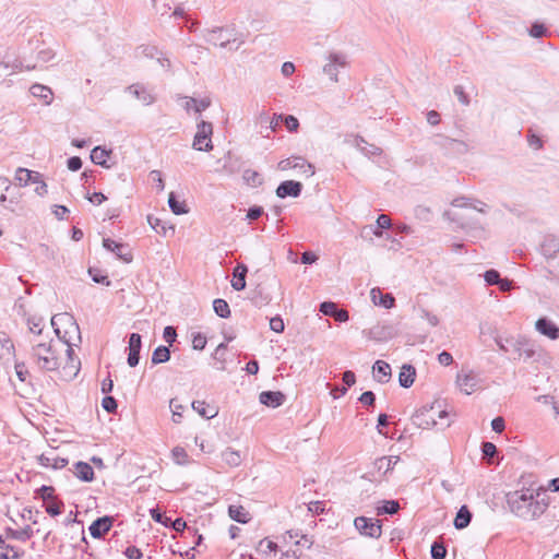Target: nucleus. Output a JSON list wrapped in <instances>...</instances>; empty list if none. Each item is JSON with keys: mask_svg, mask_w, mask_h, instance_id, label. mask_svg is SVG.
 <instances>
[{"mask_svg": "<svg viewBox=\"0 0 559 559\" xmlns=\"http://www.w3.org/2000/svg\"><path fill=\"white\" fill-rule=\"evenodd\" d=\"M456 382L465 394H472L476 386V378L473 374H457Z\"/></svg>", "mask_w": 559, "mask_h": 559, "instance_id": "nucleus-38", "label": "nucleus"}, {"mask_svg": "<svg viewBox=\"0 0 559 559\" xmlns=\"http://www.w3.org/2000/svg\"><path fill=\"white\" fill-rule=\"evenodd\" d=\"M391 227V219L389 216L381 214L377 218V229L374 230V235L380 237L382 235V229H389Z\"/></svg>", "mask_w": 559, "mask_h": 559, "instance_id": "nucleus-60", "label": "nucleus"}, {"mask_svg": "<svg viewBox=\"0 0 559 559\" xmlns=\"http://www.w3.org/2000/svg\"><path fill=\"white\" fill-rule=\"evenodd\" d=\"M250 294L251 302L253 304V306L258 308H261L262 306L270 304L272 300L271 294L266 293L261 284L257 285L255 288L252 289Z\"/></svg>", "mask_w": 559, "mask_h": 559, "instance_id": "nucleus-27", "label": "nucleus"}, {"mask_svg": "<svg viewBox=\"0 0 559 559\" xmlns=\"http://www.w3.org/2000/svg\"><path fill=\"white\" fill-rule=\"evenodd\" d=\"M74 475L84 483H91L95 479V473L92 465L87 462L78 461L73 464Z\"/></svg>", "mask_w": 559, "mask_h": 559, "instance_id": "nucleus-22", "label": "nucleus"}, {"mask_svg": "<svg viewBox=\"0 0 559 559\" xmlns=\"http://www.w3.org/2000/svg\"><path fill=\"white\" fill-rule=\"evenodd\" d=\"M168 205L175 215H183L189 213L187 203L185 201H180L174 191H171L168 195Z\"/></svg>", "mask_w": 559, "mask_h": 559, "instance_id": "nucleus-35", "label": "nucleus"}, {"mask_svg": "<svg viewBox=\"0 0 559 559\" xmlns=\"http://www.w3.org/2000/svg\"><path fill=\"white\" fill-rule=\"evenodd\" d=\"M248 273V266L245 263H237V265L233 270V280L230 282L231 287L241 292L246 288V277Z\"/></svg>", "mask_w": 559, "mask_h": 559, "instance_id": "nucleus-21", "label": "nucleus"}, {"mask_svg": "<svg viewBox=\"0 0 559 559\" xmlns=\"http://www.w3.org/2000/svg\"><path fill=\"white\" fill-rule=\"evenodd\" d=\"M191 406L193 411L206 419H212L218 414V409L215 406H210L205 401H193Z\"/></svg>", "mask_w": 559, "mask_h": 559, "instance_id": "nucleus-30", "label": "nucleus"}, {"mask_svg": "<svg viewBox=\"0 0 559 559\" xmlns=\"http://www.w3.org/2000/svg\"><path fill=\"white\" fill-rule=\"evenodd\" d=\"M473 519V513L469 510V508L466 504L461 506V508L457 510L453 525L456 530H464L466 528L471 521Z\"/></svg>", "mask_w": 559, "mask_h": 559, "instance_id": "nucleus-26", "label": "nucleus"}, {"mask_svg": "<svg viewBox=\"0 0 559 559\" xmlns=\"http://www.w3.org/2000/svg\"><path fill=\"white\" fill-rule=\"evenodd\" d=\"M354 526L365 537L378 539L382 535V522L378 519L360 515L355 518Z\"/></svg>", "mask_w": 559, "mask_h": 559, "instance_id": "nucleus-7", "label": "nucleus"}, {"mask_svg": "<svg viewBox=\"0 0 559 559\" xmlns=\"http://www.w3.org/2000/svg\"><path fill=\"white\" fill-rule=\"evenodd\" d=\"M147 223L157 234L163 235V236L167 235V229L174 230L173 226H167L164 221L154 216L153 214L147 215Z\"/></svg>", "mask_w": 559, "mask_h": 559, "instance_id": "nucleus-41", "label": "nucleus"}, {"mask_svg": "<svg viewBox=\"0 0 559 559\" xmlns=\"http://www.w3.org/2000/svg\"><path fill=\"white\" fill-rule=\"evenodd\" d=\"M4 533L7 538L19 540L22 543L29 540L35 534L34 530L29 525H26L21 530H15L11 526H7L4 528Z\"/></svg>", "mask_w": 559, "mask_h": 559, "instance_id": "nucleus-23", "label": "nucleus"}, {"mask_svg": "<svg viewBox=\"0 0 559 559\" xmlns=\"http://www.w3.org/2000/svg\"><path fill=\"white\" fill-rule=\"evenodd\" d=\"M506 343H511L519 356H525L526 359L534 358L536 355L534 345L525 338L518 340L514 343L510 340H506Z\"/></svg>", "mask_w": 559, "mask_h": 559, "instance_id": "nucleus-25", "label": "nucleus"}, {"mask_svg": "<svg viewBox=\"0 0 559 559\" xmlns=\"http://www.w3.org/2000/svg\"><path fill=\"white\" fill-rule=\"evenodd\" d=\"M51 326L57 337L64 344L72 343V334L81 340L80 326L74 317L68 312L55 314L51 318Z\"/></svg>", "mask_w": 559, "mask_h": 559, "instance_id": "nucleus-2", "label": "nucleus"}, {"mask_svg": "<svg viewBox=\"0 0 559 559\" xmlns=\"http://www.w3.org/2000/svg\"><path fill=\"white\" fill-rule=\"evenodd\" d=\"M484 280L488 286L500 284V273L495 269L487 270L484 273Z\"/></svg>", "mask_w": 559, "mask_h": 559, "instance_id": "nucleus-61", "label": "nucleus"}, {"mask_svg": "<svg viewBox=\"0 0 559 559\" xmlns=\"http://www.w3.org/2000/svg\"><path fill=\"white\" fill-rule=\"evenodd\" d=\"M370 297L376 306L383 307L384 309H391L395 306V298L391 293H382L379 287H374L370 290Z\"/></svg>", "mask_w": 559, "mask_h": 559, "instance_id": "nucleus-19", "label": "nucleus"}, {"mask_svg": "<svg viewBox=\"0 0 559 559\" xmlns=\"http://www.w3.org/2000/svg\"><path fill=\"white\" fill-rule=\"evenodd\" d=\"M245 182L253 188H257L263 183L261 175L253 169H246L242 175Z\"/></svg>", "mask_w": 559, "mask_h": 559, "instance_id": "nucleus-47", "label": "nucleus"}, {"mask_svg": "<svg viewBox=\"0 0 559 559\" xmlns=\"http://www.w3.org/2000/svg\"><path fill=\"white\" fill-rule=\"evenodd\" d=\"M399 461L400 456H382L374 462V465L378 471L384 469V474H386Z\"/></svg>", "mask_w": 559, "mask_h": 559, "instance_id": "nucleus-44", "label": "nucleus"}, {"mask_svg": "<svg viewBox=\"0 0 559 559\" xmlns=\"http://www.w3.org/2000/svg\"><path fill=\"white\" fill-rule=\"evenodd\" d=\"M205 39L207 43L219 46L222 48L230 46V49L234 50L239 49L240 46L245 43L242 36H237L235 28L228 27H215L209 31Z\"/></svg>", "mask_w": 559, "mask_h": 559, "instance_id": "nucleus-4", "label": "nucleus"}, {"mask_svg": "<svg viewBox=\"0 0 559 559\" xmlns=\"http://www.w3.org/2000/svg\"><path fill=\"white\" fill-rule=\"evenodd\" d=\"M123 555L127 559H142L143 558L142 550L134 545L128 546L123 550Z\"/></svg>", "mask_w": 559, "mask_h": 559, "instance_id": "nucleus-64", "label": "nucleus"}, {"mask_svg": "<svg viewBox=\"0 0 559 559\" xmlns=\"http://www.w3.org/2000/svg\"><path fill=\"white\" fill-rule=\"evenodd\" d=\"M80 360H76V362L67 361V364L62 367L63 379L72 380L74 377H76L80 370Z\"/></svg>", "mask_w": 559, "mask_h": 559, "instance_id": "nucleus-50", "label": "nucleus"}, {"mask_svg": "<svg viewBox=\"0 0 559 559\" xmlns=\"http://www.w3.org/2000/svg\"><path fill=\"white\" fill-rule=\"evenodd\" d=\"M197 133L193 138L192 148L195 151L211 152L213 150L212 134L213 124L209 121L201 120L198 126Z\"/></svg>", "mask_w": 559, "mask_h": 559, "instance_id": "nucleus-6", "label": "nucleus"}, {"mask_svg": "<svg viewBox=\"0 0 559 559\" xmlns=\"http://www.w3.org/2000/svg\"><path fill=\"white\" fill-rule=\"evenodd\" d=\"M37 461L41 466H51L53 469L64 468L69 464V460L67 457L51 459L44 453L37 456Z\"/></svg>", "mask_w": 559, "mask_h": 559, "instance_id": "nucleus-34", "label": "nucleus"}, {"mask_svg": "<svg viewBox=\"0 0 559 559\" xmlns=\"http://www.w3.org/2000/svg\"><path fill=\"white\" fill-rule=\"evenodd\" d=\"M228 515L233 521L240 524H247L251 520L250 513L242 506H229Z\"/></svg>", "mask_w": 559, "mask_h": 559, "instance_id": "nucleus-32", "label": "nucleus"}, {"mask_svg": "<svg viewBox=\"0 0 559 559\" xmlns=\"http://www.w3.org/2000/svg\"><path fill=\"white\" fill-rule=\"evenodd\" d=\"M537 503L539 504L540 509L535 514V519L544 514L547 508L549 507L550 498L547 496L545 489L539 488L536 490L535 495L533 493V506H537Z\"/></svg>", "mask_w": 559, "mask_h": 559, "instance_id": "nucleus-36", "label": "nucleus"}, {"mask_svg": "<svg viewBox=\"0 0 559 559\" xmlns=\"http://www.w3.org/2000/svg\"><path fill=\"white\" fill-rule=\"evenodd\" d=\"M111 515L99 516L88 526L90 534L93 538L100 539L111 530L114 525Z\"/></svg>", "mask_w": 559, "mask_h": 559, "instance_id": "nucleus-11", "label": "nucleus"}, {"mask_svg": "<svg viewBox=\"0 0 559 559\" xmlns=\"http://www.w3.org/2000/svg\"><path fill=\"white\" fill-rule=\"evenodd\" d=\"M222 459L226 464L233 467L239 466L242 462L240 452L235 451L231 448H227L225 451H223Z\"/></svg>", "mask_w": 559, "mask_h": 559, "instance_id": "nucleus-40", "label": "nucleus"}, {"mask_svg": "<svg viewBox=\"0 0 559 559\" xmlns=\"http://www.w3.org/2000/svg\"><path fill=\"white\" fill-rule=\"evenodd\" d=\"M260 122L261 124L269 123L267 128L272 131H275L280 127V124L283 123L281 121V118H278L277 114H275L272 118H270L267 114H262L260 116Z\"/></svg>", "mask_w": 559, "mask_h": 559, "instance_id": "nucleus-57", "label": "nucleus"}, {"mask_svg": "<svg viewBox=\"0 0 559 559\" xmlns=\"http://www.w3.org/2000/svg\"><path fill=\"white\" fill-rule=\"evenodd\" d=\"M536 330L550 340L559 338V326L547 317H542L535 322Z\"/></svg>", "mask_w": 559, "mask_h": 559, "instance_id": "nucleus-18", "label": "nucleus"}, {"mask_svg": "<svg viewBox=\"0 0 559 559\" xmlns=\"http://www.w3.org/2000/svg\"><path fill=\"white\" fill-rule=\"evenodd\" d=\"M286 401V395L282 391H262L259 394V402L271 408L282 406Z\"/></svg>", "mask_w": 559, "mask_h": 559, "instance_id": "nucleus-17", "label": "nucleus"}, {"mask_svg": "<svg viewBox=\"0 0 559 559\" xmlns=\"http://www.w3.org/2000/svg\"><path fill=\"white\" fill-rule=\"evenodd\" d=\"M213 310L222 319H228L231 314L228 302L222 298L214 299Z\"/></svg>", "mask_w": 559, "mask_h": 559, "instance_id": "nucleus-42", "label": "nucleus"}, {"mask_svg": "<svg viewBox=\"0 0 559 559\" xmlns=\"http://www.w3.org/2000/svg\"><path fill=\"white\" fill-rule=\"evenodd\" d=\"M435 408L436 403L424 405L413 415V423L421 429L437 427L438 421L435 418Z\"/></svg>", "mask_w": 559, "mask_h": 559, "instance_id": "nucleus-9", "label": "nucleus"}, {"mask_svg": "<svg viewBox=\"0 0 559 559\" xmlns=\"http://www.w3.org/2000/svg\"><path fill=\"white\" fill-rule=\"evenodd\" d=\"M142 348V336L139 333H131L129 335V345L127 362L130 367L134 368L140 361V352Z\"/></svg>", "mask_w": 559, "mask_h": 559, "instance_id": "nucleus-13", "label": "nucleus"}, {"mask_svg": "<svg viewBox=\"0 0 559 559\" xmlns=\"http://www.w3.org/2000/svg\"><path fill=\"white\" fill-rule=\"evenodd\" d=\"M33 173L29 169L19 167L15 171L14 179L19 182L20 186H27L32 179Z\"/></svg>", "mask_w": 559, "mask_h": 559, "instance_id": "nucleus-52", "label": "nucleus"}, {"mask_svg": "<svg viewBox=\"0 0 559 559\" xmlns=\"http://www.w3.org/2000/svg\"><path fill=\"white\" fill-rule=\"evenodd\" d=\"M103 247L107 251L115 253L116 257L124 263H131L133 260V254L127 243L118 242L111 238H104Z\"/></svg>", "mask_w": 559, "mask_h": 559, "instance_id": "nucleus-10", "label": "nucleus"}, {"mask_svg": "<svg viewBox=\"0 0 559 559\" xmlns=\"http://www.w3.org/2000/svg\"><path fill=\"white\" fill-rule=\"evenodd\" d=\"M43 321H44V319L41 317H36V316L29 317L27 319V324H28L29 331L32 333L39 335L43 331V328H41Z\"/></svg>", "mask_w": 559, "mask_h": 559, "instance_id": "nucleus-59", "label": "nucleus"}, {"mask_svg": "<svg viewBox=\"0 0 559 559\" xmlns=\"http://www.w3.org/2000/svg\"><path fill=\"white\" fill-rule=\"evenodd\" d=\"M507 503L513 514L523 520H535V514L540 507L533 506V490L522 489L510 491L506 495Z\"/></svg>", "mask_w": 559, "mask_h": 559, "instance_id": "nucleus-1", "label": "nucleus"}, {"mask_svg": "<svg viewBox=\"0 0 559 559\" xmlns=\"http://www.w3.org/2000/svg\"><path fill=\"white\" fill-rule=\"evenodd\" d=\"M31 94L44 102L45 105H49L52 102V91L50 87L41 84H33L29 88Z\"/></svg>", "mask_w": 559, "mask_h": 559, "instance_id": "nucleus-33", "label": "nucleus"}, {"mask_svg": "<svg viewBox=\"0 0 559 559\" xmlns=\"http://www.w3.org/2000/svg\"><path fill=\"white\" fill-rule=\"evenodd\" d=\"M170 349L168 346L159 345L157 346L152 354V365H159L167 362L170 359Z\"/></svg>", "mask_w": 559, "mask_h": 559, "instance_id": "nucleus-39", "label": "nucleus"}, {"mask_svg": "<svg viewBox=\"0 0 559 559\" xmlns=\"http://www.w3.org/2000/svg\"><path fill=\"white\" fill-rule=\"evenodd\" d=\"M63 509H64V503L61 500H58V501H55L51 503H47L45 506V510L50 516L60 515L63 512Z\"/></svg>", "mask_w": 559, "mask_h": 559, "instance_id": "nucleus-58", "label": "nucleus"}, {"mask_svg": "<svg viewBox=\"0 0 559 559\" xmlns=\"http://www.w3.org/2000/svg\"><path fill=\"white\" fill-rule=\"evenodd\" d=\"M128 91L146 106L155 102V97L151 93H148L144 86L140 84L130 85L128 87Z\"/></svg>", "mask_w": 559, "mask_h": 559, "instance_id": "nucleus-31", "label": "nucleus"}, {"mask_svg": "<svg viewBox=\"0 0 559 559\" xmlns=\"http://www.w3.org/2000/svg\"><path fill=\"white\" fill-rule=\"evenodd\" d=\"M211 103L212 102L209 97H204L201 99L190 97L189 100L187 102L186 108L189 109L190 105L192 104L194 111L197 114H201L203 110H205L206 108H209L211 106Z\"/></svg>", "mask_w": 559, "mask_h": 559, "instance_id": "nucleus-48", "label": "nucleus"}, {"mask_svg": "<svg viewBox=\"0 0 559 559\" xmlns=\"http://www.w3.org/2000/svg\"><path fill=\"white\" fill-rule=\"evenodd\" d=\"M171 453H173V457L177 464L183 465L187 463L188 454L183 448L175 447L173 449Z\"/></svg>", "mask_w": 559, "mask_h": 559, "instance_id": "nucleus-62", "label": "nucleus"}, {"mask_svg": "<svg viewBox=\"0 0 559 559\" xmlns=\"http://www.w3.org/2000/svg\"><path fill=\"white\" fill-rule=\"evenodd\" d=\"M112 154V150H107L105 146L97 145L91 151V160L104 168H109L106 157Z\"/></svg>", "mask_w": 559, "mask_h": 559, "instance_id": "nucleus-29", "label": "nucleus"}, {"mask_svg": "<svg viewBox=\"0 0 559 559\" xmlns=\"http://www.w3.org/2000/svg\"><path fill=\"white\" fill-rule=\"evenodd\" d=\"M278 118H281V121L285 124L286 129L289 132H297L299 129V121L298 119L293 115H284L280 114Z\"/></svg>", "mask_w": 559, "mask_h": 559, "instance_id": "nucleus-51", "label": "nucleus"}, {"mask_svg": "<svg viewBox=\"0 0 559 559\" xmlns=\"http://www.w3.org/2000/svg\"><path fill=\"white\" fill-rule=\"evenodd\" d=\"M372 373L377 382L384 384L392 377L391 366L384 360H377L372 366Z\"/></svg>", "mask_w": 559, "mask_h": 559, "instance_id": "nucleus-20", "label": "nucleus"}, {"mask_svg": "<svg viewBox=\"0 0 559 559\" xmlns=\"http://www.w3.org/2000/svg\"><path fill=\"white\" fill-rule=\"evenodd\" d=\"M329 63L323 67V72L330 76L334 82H337L338 67L344 68L347 66L346 57L340 52H332L329 55Z\"/></svg>", "mask_w": 559, "mask_h": 559, "instance_id": "nucleus-14", "label": "nucleus"}, {"mask_svg": "<svg viewBox=\"0 0 559 559\" xmlns=\"http://www.w3.org/2000/svg\"><path fill=\"white\" fill-rule=\"evenodd\" d=\"M540 252L547 259L555 258L559 252V239L555 236L545 237L540 245Z\"/></svg>", "mask_w": 559, "mask_h": 559, "instance_id": "nucleus-28", "label": "nucleus"}, {"mask_svg": "<svg viewBox=\"0 0 559 559\" xmlns=\"http://www.w3.org/2000/svg\"><path fill=\"white\" fill-rule=\"evenodd\" d=\"M480 450H481L483 456H485V457H493L498 453L497 447L492 442H489V441L481 442Z\"/></svg>", "mask_w": 559, "mask_h": 559, "instance_id": "nucleus-63", "label": "nucleus"}, {"mask_svg": "<svg viewBox=\"0 0 559 559\" xmlns=\"http://www.w3.org/2000/svg\"><path fill=\"white\" fill-rule=\"evenodd\" d=\"M435 143L439 147L456 154H465L468 151V145L464 141L445 135H437Z\"/></svg>", "mask_w": 559, "mask_h": 559, "instance_id": "nucleus-15", "label": "nucleus"}, {"mask_svg": "<svg viewBox=\"0 0 559 559\" xmlns=\"http://www.w3.org/2000/svg\"><path fill=\"white\" fill-rule=\"evenodd\" d=\"M302 189L304 186L300 181L284 180L277 186L275 194L280 199L298 198L301 194Z\"/></svg>", "mask_w": 559, "mask_h": 559, "instance_id": "nucleus-12", "label": "nucleus"}, {"mask_svg": "<svg viewBox=\"0 0 559 559\" xmlns=\"http://www.w3.org/2000/svg\"><path fill=\"white\" fill-rule=\"evenodd\" d=\"M414 214H415L416 218H418L419 221H423V222H427V223L430 222L431 217H432V212H431L430 207L425 206V205H417L414 209Z\"/></svg>", "mask_w": 559, "mask_h": 559, "instance_id": "nucleus-54", "label": "nucleus"}, {"mask_svg": "<svg viewBox=\"0 0 559 559\" xmlns=\"http://www.w3.org/2000/svg\"><path fill=\"white\" fill-rule=\"evenodd\" d=\"M447 554H448V548H447V545L442 540L436 539L431 544L430 556L432 559H445Z\"/></svg>", "mask_w": 559, "mask_h": 559, "instance_id": "nucleus-46", "label": "nucleus"}, {"mask_svg": "<svg viewBox=\"0 0 559 559\" xmlns=\"http://www.w3.org/2000/svg\"><path fill=\"white\" fill-rule=\"evenodd\" d=\"M547 32L548 29L545 24L539 22H534L528 29V34L533 38H542L543 36L547 35Z\"/></svg>", "mask_w": 559, "mask_h": 559, "instance_id": "nucleus-56", "label": "nucleus"}, {"mask_svg": "<svg viewBox=\"0 0 559 559\" xmlns=\"http://www.w3.org/2000/svg\"><path fill=\"white\" fill-rule=\"evenodd\" d=\"M401 507L397 500H382L376 508L377 515L396 514Z\"/></svg>", "mask_w": 559, "mask_h": 559, "instance_id": "nucleus-37", "label": "nucleus"}, {"mask_svg": "<svg viewBox=\"0 0 559 559\" xmlns=\"http://www.w3.org/2000/svg\"><path fill=\"white\" fill-rule=\"evenodd\" d=\"M31 356L38 369L43 371H55L59 368V358L50 343H39L34 345L32 347Z\"/></svg>", "mask_w": 559, "mask_h": 559, "instance_id": "nucleus-3", "label": "nucleus"}, {"mask_svg": "<svg viewBox=\"0 0 559 559\" xmlns=\"http://www.w3.org/2000/svg\"><path fill=\"white\" fill-rule=\"evenodd\" d=\"M150 516L156 523L164 525L165 527L171 528L177 533L188 532L190 535H197L198 530L195 527L188 526L182 518L171 520L165 513L160 511L158 507L150 509Z\"/></svg>", "mask_w": 559, "mask_h": 559, "instance_id": "nucleus-5", "label": "nucleus"}, {"mask_svg": "<svg viewBox=\"0 0 559 559\" xmlns=\"http://www.w3.org/2000/svg\"><path fill=\"white\" fill-rule=\"evenodd\" d=\"M357 146L366 154V155H380L381 150L373 145L369 144L362 136L356 138Z\"/></svg>", "mask_w": 559, "mask_h": 559, "instance_id": "nucleus-49", "label": "nucleus"}, {"mask_svg": "<svg viewBox=\"0 0 559 559\" xmlns=\"http://www.w3.org/2000/svg\"><path fill=\"white\" fill-rule=\"evenodd\" d=\"M469 201H472V200L468 199V198L460 197V198H455L452 201V205L455 206V207H473V209H475L476 211H478L480 213H486L485 207H487V204H485L481 201L474 200L476 203H479V204L483 205V207H478L475 204L471 203Z\"/></svg>", "mask_w": 559, "mask_h": 559, "instance_id": "nucleus-45", "label": "nucleus"}, {"mask_svg": "<svg viewBox=\"0 0 559 559\" xmlns=\"http://www.w3.org/2000/svg\"><path fill=\"white\" fill-rule=\"evenodd\" d=\"M364 336L368 340L376 342H388L389 340L394 338L399 334V329L395 324L386 323V324H376L370 329L362 330Z\"/></svg>", "mask_w": 559, "mask_h": 559, "instance_id": "nucleus-8", "label": "nucleus"}, {"mask_svg": "<svg viewBox=\"0 0 559 559\" xmlns=\"http://www.w3.org/2000/svg\"><path fill=\"white\" fill-rule=\"evenodd\" d=\"M55 488L48 485H41L35 490V498H39L43 501H49L53 499Z\"/></svg>", "mask_w": 559, "mask_h": 559, "instance_id": "nucleus-53", "label": "nucleus"}, {"mask_svg": "<svg viewBox=\"0 0 559 559\" xmlns=\"http://www.w3.org/2000/svg\"><path fill=\"white\" fill-rule=\"evenodd\" d=\"M102 406L108 414H116L118 409V402L111 395H105L102 400Z\"/></svg>", "mask_w": 559, "mask_h": 559, "instance_id": "nucleus-55", "label": "nucleus"}, {"mask_svg": "<svg viewBox=\"0 0 559 559\" xmlns=\"http://www.w3.org/2000/svg\"><path fill=\"white\" fill-rule=\"evenodd\" d=\"M87 272L94 283L110 286L111 282L108 275L100 269L90 266Z\"/></svg>", "mask_w": 559, "mask_h": 559, "instance_id": "nucleus-43", "label": "nucleus"}, {"mask_svg": "<svg viewBox=\"0 0 559 559\" xmlns=\"http://www.w3.org/2000/svg\"><path fill=\"white\" fill-rule=\"evenodd\" d=\"M278 169L281 170H288V169H295V168H305V173H308V176L314 175V166L310 163H308L304 157L301 156H292L285 159H282L278 165Z\"/></svg>", "mask_w": 559, "mask_h": 559, "instance_id": "nucleus-16", "label": "nucleus"}, {"mask_svg": "<svg viewBox=\"0 0 559 559\" xmlns=\"http://www.w3.org/2000/svg\"><path fill=\"white\" fill-rule=\"evenodd\" d=\"M416 379V368L411 364H404L399 372V384L404 388H411Z\"/></svg>", "mask_w": 559, "mask_h": 559, "instance_id": "nucleus-24", "label": "nucleus"}]
</instances>
